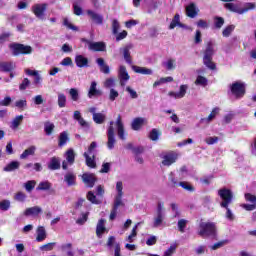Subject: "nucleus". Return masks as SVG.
I'll return each instance as SVG.
<instances>
[{
	"mask_svg": "<svg viewBox=\"0 0 256 256\" xmlns=\"http://www.w3.org/2000/svg\"><path fill=\"white\" fill-rule=\"evenodd\" d=\"M218 195L222 199L220 206L226 209V219L233 221V219H235V215H233V212L229 209V205H231L233 201V192L229 189L223 188L218 190Z\"/></svg>",
	"mask_w": 256,
	"mask_h": 256,
	"instance_id": "nucleus-1",
	"label": "nucleus"
},
{
	"mask_svg": "<svg viewBox=\"0 0 256 256\" xmlns=\"http://www.w3.org/2000/svg\"><path fill=\"white\" fill-rule=\"evenodd\" d=\"M213 55H215V42L208 41L206 45V49L204 51L203 63L208 68L214 71L215 63H213Z\"/></svg>",
	"mask_w": 256,
	"mask_h": 256,
	"instance_id": "nucleus-2",
	"label": "nucleus"
},
{
	"mask_svg": "<svg viewBox=\"0 0 256 256\" xmlns=\"http://www.w3.org/2000/svg\"><path fill=\"white\" fill-rule=\"evenodd\" d=\"M165 207L162 202L157 203L156 212L153 217L152 227L154 229H159V227H163L165 225Z\"/></svg>",
	"mask_w": 256,
	"mask_h": 256,
	"instance_id": "nucleus-3",
	"label": "nucleus"
},
{
	"mask_svg": "<svg viewBox=\"0 0 256 256\" xmlns=\"http://www.w3.org/2000/svg\"><path fill=\"white\" fill-rule=\"evenodd\" d=\"M200 237H215L217 235V226L213 222H203L199 224Z\"/></svg>",
	"mask_w": 256,
	"mask_h": 256,
	"instance_id": "nucleus-4",
	"label": "nucleus"
},
{
	"mask_svg": "<svg viewBox=\"0 0 256 256\" xmlns=\"http://www.w3.org/2000/svg\"><path fill=\"white\" fill-rule=\"evenodd\" d=\"M9 49L14 57L19 55H31V53H33V47L25 44L11 43Z\"/></svg>",
	"mask_w": 256,
	"mask_h": 256,
	"instance_id": "nucleus-5",
	"label": "nucleus"
},
{
	"mask_svg": "<svg viewBox=\"0 0 256 256\" xmlns=\"http://www.w3.org/2000/svg\"><path fill=\"white\" fill-rule=\"evenodd\" d=\"M105 194V190L103 189V186H97L96 188V195L93 193V191H89L87 193V199L90 201V203H93L94 205H101L103 203V200L101 199L103 195Z\"/></svg>",
	"mask_w": 256,
	"mask_h": 256,
	"instance_id": "nucleus-6",
	"label": "nucleus"
},
{
	"mask_svg": "<svg viewBox=\"0 0 256 256\" xmlns=\"http://www.w3.org/2000/svg\"><path fill=\"white\" fill-rule=\"evenodd\" d=\"M115 124V122L111 121L110 122V126L108 127V131H107V149H109V151H113V149H115V143H117V140L115 139V128H113V125Z\"/></svg>",
	"mask_w": 256,
	"mask_h": 256,
	"instance_id": "nucleus-7",
	"label": "nucleus"
},
{
	"mask_svg": "<svg viewBox=\"0 0 256 256\" xmlns=\"http://www.w3.org/2000/svg\"><path fill=\"white\" fill-rule=\"evenodd\" d=\"M231 93L236 97V99H241L245 96V83L234 82L231 85Z\"/></svg>",
	"mask_w": 256,
	"mask_h": 256,
	"instance_id": "nucleus-8",
	"label": "nucleus"
},
{
	"mask_svg": "<svg viewBox=\"0 0 256 256\" xmlns=\"http://www.w3.org/2000/svg\"><path fill=\"white\" fill-rule=\"evenodd\" d=\"M64 157L66 160L62 162V169H64V171H67L69 165H73V163H75V150H73V148H69L65 152Z\"/></svg>",
	"mask_w": 256,
	"mask_h": 256,
	"instance_id": "nucleus-9",
	"label": "nucleus"
},
{
	"mask_svg": "<svg viewBox=\"0 0 256 256\" xmlns=\"http://www.w3.org/2000/svg\"><path fill=\"white\" fill-rule=\"evenodd\" d=\"M118 79L120 81L121 87H125V85H127V81L131 79L129 72H127V68L123 65H121L118 69Z\"/></svg>",
	"mask_w": 256,
	"mask_h": 256,
	"instance_id": "nucleus-10",
	"label": "nucleus"
},
{
	"mask_svg": "<svg viewBox=\"0 0 256 256\" xmlns=\"http://www.w3.org/2000/svg\"><path fill=\"white\" fill-rule=\"evenodd\" d=\"M245 200L248 203H251V204H242L243 209H245V211H255V209H256V196L251 194V193H246L245 194Z\"/></svg>",
	"mask_w": 256,
	"mask_h": 256,
	"instance_id": "nucleus-11",
	"label": "nucleus"
},
{
	"mask_svg": "<svg viewBox=\"0 0 256 256\" xmlns=\"http://www.w3.org/2000/svg\"><path fill=\"white\" fill-rule=\"evenodd\" d=\"M179 155L176 152H168L162 156V165L165 167H171L175 161H177Z\"/></svg>",
	"mask_w": 256,
	"mask_h": 256,
	"instance_id": "nucleus-12",
	"label": "nucleus"
},
{
	"mask_svg": "<svg viewBox=\"0 0 256 256\" xmlns=\"http://www.w3.org/2000/svg\"><path fill=\"white\" fill-rule=\"evenodd\" d=\"M83 43H87L90 51H105L107 46L105 42H91V40L82 39Z\"/></svg>",
	"mask_w": 256,
	"mask_h": 256,
	"instance_id": "nucleus-13",
	"label": "nucleus"
},
{
	"mask_svg": "<svg viewBox=\"0 0 256 256\" xmlns=\"http://www.w3.org/2000/svg\"><path fill=\"white\" fill-rule=\"evenodd\" d=\"M45 11H47V4H35L32 6V13L38 18V19H45Z\"/></svg>",
	"mask_w": 256,
	"mask_h": 256,
	"instance_id": "nucleus-14",
	"label": "nucleus"
},
{
	"mask_svg": "<svg viewBox=\"0 0 256 256\" xmlns=\"http://www.w3.org/2000/svg\"><path fill=\"white\" fill-rule=\"evenodd\" d=\"M186 15L190 19H195L199 15V8L195 3L192 2L186 6Z\"/></svg>",
	"mask_w": 256,
	"mask_h": 256,
	"instance_id": "nucleus-15",
	"label": "nucleus"
},
{
	"mask_svg": "<svg viewBox=\"0 0 256 256\" xmlns=\"http://www.w3.org/2000/svg\"><path fill=\"white\" fill-rule=\"evenodd\" d=\"M187 89H189V86L187 85H181L179 92L171 91L168 93L169 97H173V99H183L185 95H187Z\"/></svg>",
	"mask_w": 256,
	"mask_h": 256,
	"instance_id": "nucleus-16",
	"label": "nucleus"
},
{
	"mask_svg": "<svg viewBox=\"0 0 256 256\" xmlns=\"http://www.w3.org/2000/svg\"><path fill=\"white\" fill-rule=\"evenodd\" d=\"M74 61L76 66L80 69H83V67H89V59L81 54L76 55Z\"/></svg>",
	"mask_w": 256,
	"mask_h": 256,
	"instance_id": "nucleus-17",
	"label": "nucleus"
},
{
	"mask_svg": "<svg viewBox=\"0 0 256 256\" xmlns=\"http://www.w3.org/2000/svg\"><path fill=\"white\" fill-rule=\"evenodd\" d=\"M87 15L92 19L96 25H103V15L93 11L87 10Z\"/></svg>",
	"mask_w": 256,
	"mask_h": 256,
	"instance_id": "nucleus-18",
	"label": "nucleus"
},
{
	"mask_svg": "<svg viewBox=\"0 0 256 256\" xmlns=\"http://www.w3.org/2000/svg\"><path fill=\"white\" fill-rule=\"evenodd\" d=\"M82 181L87 185V187H94L97 178H95L94 174L84 173L82 175Z\"/></svg>",
	"mask_w": 256,
	"mask_h": 256,
	"instance_id": "nucleus-19",
	"label": "nucleus"
},
{
	"mask_svg": "<svg viewBox=\"0 0 256 256\" xmlns=\"http://www.w3.org/2000/svg\"><path fill=\"white\" fill-rule=\"evenodd\" d=\"M48 169L50 171L61 169V159L59 157H52L48 162Z\"/></svg>",
	"mask_w": 256,
	"mask_h": 256,
	"instance_id": "nucleus-20",
	"label": "nucleus"
},
{
	"mask_svg": "<svg viewBox=\"0 0 256 256\" xmlns=\"http://www.w3.org/2000/svg\"><path fill=\"white\" fill-rule=\"evenodd\" d=\"M116 127L119 139L125 141V127L123 126V121H121V116H118L116 120Z\"/></svg>",
	"mask_w": 256,
	"mask_h": 256,
	"instance_id": "nucleus-21",
	"label": "nucleus"
},
{
	"mask_svg": "<svg viewBox=\"0 0 256 256\" xmlns=\"http://www.w3.org/2000/svg\"><path fill=\"white\" fill-rule=\"evenodd\" d=\"M131 49H133V44H128L122 49L124 60L128 65L133 63V60H131Z\"/></svg>",
	"mask_w": 256,
	"mask_h": 256,
	"instance_id": "nucleus-22",
	"label": "nucleus"
},
{
	"mask_svg": "<svg viewBox=\"0 0 256 256\" xmlns=\"http://www.w3.org/2000/svg\"><path fill=\"white\" fill-rule=\"evenodd\" d=\"M39 213H43V209L39 206L27 208L24 212L25 217H37Z\"/></svg>",
	"mask_w": 256,
	"mask_h": 256,
	"instance_id": "nucleus-23",
	"label": "nucleus"
},
{
	"mask_svg": "<svg viewBox=\"0 0 256 256\" xmlns=\"http://www.w3.org/2000/svg\"><path fill=\"white\" fill-rule=\"evenodd\" d=\"M73 119L78 121L79 125H81L83 129H89V123L83 119V116H81V112L79 110L74 111Z\"/></svg>",
	"mask_w": 256,
	"mask_h": 256,
	"instance_id": "nucleus-24",
	"label": "nucleus"
},
{
	"mask_svg": "<svg viewBox=\"0 0 256 256\" xmlns=\"http://www.w3.org/2000/svg\"><path fill=\"white\" fill-rule=\"evenodd\" d=\"M96 63L100 67L101 73H104V75H109V73H111L109 65L105 64V60L103 58H98Z\"/></svg>",
	"mask_w": 256,
	"mask_h": 256,
	"instance_id": "nucleus-25",
	"label": "nucleus"
},
{
	"mask_svg": "<svg viewBox=\"0 0 256 256\" xmlns=\"http://www.w3.org/2000/svg\"><path fill=\"white\" fill-rule=\"evenodd\" d=\"M36 241L38 243H42V241H45V239H47V231L45 230V227L43 226H39L36 230Z\"/></svg>",
	"mask_w": 256,
	"mask_h": 256,
	"instance_id": "nucleus-26",
	"label": "nucleus"
},
{
	"mask_svg": "<svg viewBox=\"0 0 256 256\" xmlns=\"http://www.w3.org/2000/svg\"><path fill=\"white\" fill-rule=\"evenodd\" d=\"M15 69V63L13 62H0V71L2 73H11Z\"/></svg>",
	"mask_w": 256,
	"mask_h": 256,
	"instance_id": "nucleus-27",
	"label": "nucleus"
},
{
	"mask_svg": "<svg viewBox=\"0 0 256 256\" xmlns=\"http://www.w3.org/2000/svg\"><path fill=\"white\" fill-rule=\"evenodd\" d=\"M145 122H146L145 118H141V117L135 118L131 124L133 131H139V129H141L143 125H145Z\"/></svg>",
	"mask_w": 256,
	"mask_h": 256,
	"instance_id": "nucleus-28",
	"label": "nucleus"
},
{
	"mask_svg": "<svg viewBox=\"0 0 256 256\" xmlns=\"http://www.w3.org/2000/svg\"><path fill=\"white\" fill-rule=\"evenodd\" d=\"M64 181L67 183L68 187H73L77 181V176L73 172H67L64 176Z\"/></svg>",
	"mask_w": 256,
	"mask_h": 256,
	"instance_id": "nucleus-29",
	"label": "nucleus"
},
{
	"mask_svg": "<svg viewBox=\"0 0 256 256\" xmlns=\"http://www.w3.org/2000/svg\"><path fill=\"white\" fill-rule=\"evenodd\" d=\"M105 231H106L105 219H100L97 223V226H96V235H97V237H99V239H101V237L103 236Z\"/></svg>",
	"mask_w": 256,
	"mask_h": 256,
	"instance_id": "nucleus-30",
	"label": "nucleus"
},
{
	"mask_svg": "<svg viewBox=\"0 0 256 256\" xmlns=\"http://www.w3.org/2000/svg\"><path fill=\"white\" fill-rule=\"evenodd\" d=\"M97 95H101V91L97 89V82L93 81L91 82V85L88 91V97L89 99H92L93 97H97Z\"/></svg>",
	"mask_w": 256,
	"mask_h": 256,
	"instance_id": "nucleus-31",
	"label": "nucleus"
},
{
	"mask_svg": "<svg viewBox=\"0 0 256 256\" xmlns=\"http://www.w3.org/2000/svg\"><path fill=\"white\" fill-rule=\"evenodd\" d=\"M132 69L135 73H139L140 75H153V70H151L150 68L132 66Z\"/></svg>",
	"mask_w": 256,
	"mask_h": 256,
	"instance_id": "nucleus-32",
	"label": "nucleus"
},
{
	"mask_svg": "<svg viewBox=\"0 0 256 256\" xmlns=\"http://www.w3.org/2000/svg\"><path fill=\"white\" fill-rule=\"evenodd\" d=\"M69 143V134L64 131L61 132L58 138V147H65Z\"/></svg>",
	"mask_w": 256,
	"mask_h": 256,
	"instance_id": "nucleus-33",
	"label": "nucleus"
},
{
	"mask_svg": "<svg viewBox=\"0 0 256 256\" xmlns=\"http://www.w3.org/2000/svg\"><path fill=\"white\" fill-rule=\"evenodd\" d=\"M37 151L36 146H30L24 152L20 155V159H27L31 155H35V152Z\"/></svg>",
	"mask_w": 256,
	"mask_h": 256,
	"instance_id": "nucleus-34",
	"label": "nucleus"
},
{
	"mask_svg": "<svg viewBox=\"0 0 256 256\" xmlns=\"http://www.w3.org/2000/svg\"><path fill=\"white\" fill-rule=\"evenodd\" d=\"M21 123H23V115H18L11 121L10 129H13L15 131V129L19 128V125H21Z\"/></svg>",
	"mask_w": 256,
	"mask_h": 256,
	"instance_id": "nucleus-35",
	"label": "nucleus"
},
{
	"mask_svg": "<svg viewBox=\"0 0 256 256\" xmlns=\"http://www.w3.org/2000/svg\"><path fill=\"white\" fill-rule=\"evenodd\" d=\"M225 7L228 9V11H232V13H238V15H242V8L237 4L226 3Z\"/></svg>",
	"mask_w": 256,
	"mask_h": 256,
	"instance_id": "nucleus-36",
	"label": "nucleus"
},
{
	"mask_svg": "<svg viewBox=\"0 0 256 256\" xmlns=\"http://www.w3.org/2000/svg\"><path fill=\"white\" fill-rule=\"evenodd\" d=\"M162 67H164L166 71H173V69H175V59L170 58L162 62Z\"/></svg>",
	"mask_w": 256,
	"mask_h": 256,
	"instance_id": "nucleus-37",
	"label": "nucleus"
},
{
	"mask_svg": "<svg viewBox=\"0 0 256 256\" xmlns=\"http://www.w3.org/2000/svg\"><path fill=\"white\" fill-rule=\"evenodd\" d=\"M84 157L86 159L87 167H90V169H95V167H97V164L95 163V157L89 156L88 153H84Z\"/></svg>",
	"mask_w": 256,
	"mask_h": 256,
	"instance_id": "nucleus-38",
	"label": "nucleus"
},
{
	"mask_svg": "<svg viewBox=\"0 0 256 256\" xmlns=\"http://www.w3.org/2000/svg\"><path fill=\"white\" fill-rule=\"evenodd\" d=\"M84 153H87L88 157H97V142H92L88 147L87 152Z\"/></svg>",
	"mask_w": 256,
	"mask_h": 256,
	"instance_id": "nucleus-39",
	"label": "nucleus"
},
{
	"mask_svg": "<svg viewBox=\"0 0 256 256\" xmlns=\"http://www.w3.org/2000/svg\"><path fill=\"white\" fill-rule=\"evenodd\" d=\"M21 166L19 161H12L4 167V171L11 172L17 170Z\"/></svg>",
	"mask_w": 256,
	"mask_h": 256,
	"instance_id": "nucleus-40",
	"label": "nucleus"
},
{
	"mask_svg": "<svg viewBox=\"0 0 256 256\" xmlns=\"http://www.w3.org/2000/svg\"><path fill=\"white\" fill-rule=\"evenodd\" d=\"M165 83H173V77L168 76L165 78H160L159 80L155 81L153 87H159L161 85H165Z\"/></svg>",
	"mask_w": 256,
	"mask_h": 256,
	"instance_id": "nucleus-41",
	"label": "nucleus"
},
{
	"mask_svg": "<svg viewBox=\"0 0 256 256\" xmlns=\"http://www.w3.org/2000/svg\"><path fill=\"white\" fill-rule=\"evenodd\" d=\"M106 118H107V116H105V114H103V113L94 114V117H92L94 123H97V125H101V124L105 123Z\"/></svg>",
	"mask_w": 256,
	"mask_h": 256,
	"instance_id": "nucleus-42",
	"label": "nucleus"
},
{
	"mask_svg": "<svg viewBox=\"0 0 256 256\" xmlns=\"http://www.w3.org/2000/svg\"><path fill=\"white\" fill-rule=\"evenodd\" d=\"M55 129V124H53V122L47 121L44 123V131L46 133V135H52L53 131Z\"/></svg>",
	"mask_w": 256,
	"mask_h": 256,
	"instance_id": "nucleus-43",
	"label": "nucleus"
},
{
	"mask_svg": "<svg viewBox=\"0 0 256 256\" xmlns=\"http://www.w3.org/2000/svg\"><path fill=\"white\" fill-rule=\"evenodd\" d=\"M141 225V223H137L133 229L131 234L126 238V241H128V243H133V241H135V237H137V227H139Z\"/></svg>",
	"mask_w": 256,
	"mask_h": 256,
	"instance_id": "nucleus-44",
	"label": "nucleus"
},
{
	"mask_svg": "<svg viewBox=\"0 0 256 256\" xmlns=\"http://www.w3.org/2000/svg\"><path fill=\"white\" fill-rule=\"evenodd\" d=\"M51 184L49 181H42L38 184L36 191H49Z\"/></svg>",
	"mask_w": 256,
	"mask_h": 256,
	"instance_id": "nucleus-45",
	"label": "nucleus"
},
{
	"mask_svg": "<svg viewBox=\"0 0 256 256\" xmlns=\"http://www.w3.org/2000/svg\"><path fill=\"white\" fill-rule=\"evenodd\" d=\"M14 107L20 109V111H25V109L27 108V99L17 100L14 103Z\"/></svg>",
	"mask_w": 256,
	"mask_h": 256,
	"instance_id": "nucleus-46",
	"label": "nucleus"
},
{
	"mask_svg": "<svg viewBox=\"0 0 256 256\" xmlns=\"http://www.w3.org/2000/svg\"><path fill=\"white\" fill-rule=\"evenodd\" d=\"M35 185H37V181L29 180L26 183H24V188L27 191V193H31V191L35 189Z\"/></svg>",
	"mask_w": 256,
	"mask_h": 256,
	"instance_id": "nucleus-47",
	"label": "nucleus"
},
{
	"mask_svg": "<svg viewBox=\"0 0 256 256\" xmlns=\"http://www.w3.org/2000/svg\"><path fill=\"white\" fill-rule=\"evenodd\" d=\"M181 25V17L179 14H175L174 18L172 19L169 29H174L175 27H179Z\"/></svg>",
	"mask_w": 256,
	"mask_h": 256,
	"instance_id": "nucleus-48",
	"label": "nucleus"
},
{
	"mask_svg": "<svg viewBox=\"0 0 256 256\" xmlns=\"http://www.w3.org/2000/svg\"><path fill=\"white\" fill-rule=\"evenodd\" d=\"M115 85H116V82H115V78L113 77L107 78L103 83V86L105 87V89H113Z\"/></svg>",
	"mask_w": 256,
	"mask_h": 256,
	"instance_id": "nucleus-49",
	"label": "nucleus"
},
{
	"mask_svg": "<svg viewBox=\"0 0 256 256\" xmlns=\"http://www.w3.org/2000/svg\"><path fill=\"white\" fill-rule=\"evenodd\" d=\"M67 105V96L63 93L58 94V106L63 109Z\"/></svg>",
	"mask_w": 256,
	"mask_h": 256,
	"instance_id": "nucleus-50",
	"label": "nucleus"
},
{
	"mask_svg": "<svg viewBox=\"0 0 256 256\" xmlns=\"http://www.w3.org/2000/svg\"><path fill=\"white\" fill-rule=\"evenodd\" d=\"M219 111H221V109L219 107L213 108V110L211 111L209 116L206 118V121L208 123H210V121H213V119H215V117H217L219 115Z\"/></svg>",
	"mask_w": 256,
	"mask_h": 256,
	"instance_id": "nucleus-51",
	"label": "nucleus"
},
{
	"mask_svg": "<svg viewBox=\"0 0 256 256\" xmlns=\"http://www.w3.org/2000/svg\"><path fill=\"white\" fill-rule=\"evenodd\" d=\"M256 5L253 2H247L244 4V7L242 8V15L247 13V11H253L255 9Z\"/></svg>",
	"mask_w": 256,
	"mask_h": 256,
	"instance_id": "nucleus-52",
	"label": "nucleus"
},
{
	"mask_svg": "<svg viewBox=\"0 0 256 256\" xmlns=\"http://www.w3.org/2000/svg\"><path fill=\"white\" fill-rule=\"evenodd\" d=\"M119 29H121V24H119V20H112V33L113 35H117L119 33Z\"/></svg>",
	"mask_w": 256,
	"mask_h": 256,
	"instance_id": "nucleus-53",
	"label": "nucleus"
},
{
	"mask_svg": "<svg viewBox=\"0 0 256 256\" xmlns=\"http://www.w3.org/2000/svg\"><path fill=\"white\" fill-rule=\"evenodd\" d=\"M123 196L116 195L114 199V209H119V207L123 206Z\"/></svg>",
	"mask_w": 256,
	"mask_h": 256,
	"instance_id": "nucleus-54",
	"label": "nucleus"
},
{
	"mask_svg": "<svg viewBox=\"0 0 256 256\" xmlns=\"http://www.w3.org/2000/svg\"><path fill=\"white\" fill-rule=\"evenodd\" d=\"M182 189H185V191H189L190 193H193L195 191V188L189 184V182H179L178 184Z\"/></svg>",
	"mask_w": 256,
	"mask_h": 256,
	"instance_id": "nucleus-55",
	"label": "nucleus"
},
{
	"mask_svg": "<svg viewBox=\"0 0 256 256\" xmlns=\"http://www.w3.org/2000/svg\"><path fill=\"white\" fill-rule=\"evenodd\" d=\"M233 31H235V25H229L222 31V35L223 37H230Z\"/></svg>",
	"mask_w": 256,
	"mask_h": 256,
	"instance_id": "nucleus-56",
	"label": "nucleus"
},
{
	"mask_svg": "<svg viewBox=\"0 0 256 256\" xmlns=\"http://www.w3.org/2000/svg\"><path fill=\"white\" fill-rule=\"evenodd\" d=\"M69 95L72 101H79V91L77 90V88H71L69 90Z\"/></svg>",
	"mask_w": 256,
	"mask_h": 256,
	"instance_id": "nucleus-57",
	"label": "nucleus"
},
{
	"mask_svg": "<svg viewBox=\"0 0 256 256\" xmlns=\"http://www.w3.org/2000/svg\"><path fill=\"white\" fill-rule=\"evenodd\" d=\"M149 139H151V141H159V130L155 128L152 129L149 133Z\"/></svg>",
	"mask_w": 256,
	"mask_h": 256,
	"instance_id": "nucleus-58",
	"label": "nucleus"
},
{
	"mask_svg": "<svg viewBox=\"0 0 256 256\" xmlns=\"http://www.w3.org/2000/svg\"><path fill=\"white\" fill-rule=\"evenodd\" d=\"M60 65H62V67H73V59H71V57H66L62 59Z\"/></svg>",
	"mask_w": 256,
	"mask_h": 256,
	"instance_id": "nucleus-59",
	"label": "nucleus"
},
{
	"mask_svg": "<svg viewBox=\"0 0 256 256\" xmlns=\"http://www.w3.org/2000/svg\"><path fill=\"white\" fill-rule=\"evenodd\" d=\"M11 207V202L9 200H3L0 202L1 211H9Z\"/></svg>",
	"mask_w": 256,
	"mask_h": 256,
	"instance_id": "nucleus-60",
	"label": "nucleus"
},
{
	"mask_svg": "<svg viewBox=\"0 0 256 256\" xmlns=\"http://www.w3.org/2000/svg\"><path fill=\"white\" fill-rule=\"evenodd\" d=\"M177 250V245L172 244L165 252L163 256H173V253Z\"/></svg>",
	"mask_w": 256,
	"mask_h": 256,
	"instance_id": "nucleus-61",
	"label": "nucleus"
},
{
	"mask_svg": "<svg viewBox=\"0 0 256 256\" xmlns=\"http://www.w3.org/2000/svg\"><path fill=\"white\" fill-rule=\"evenodd\" d=\"M126 91L128 92V94L130 95V97L132 99H138L139 98V94H137V91H135L133 88H131V86H127Z\"/></svg>",
	"mask_w": 256,
	"mask_h": 256,
	"instance_id": "nucleus-62",
	"label": "nucleus"
},
{
	"mask_svg": "<svg viewBox=\"0 0 256 256\" xmlns=\"http://www.w3.org/2000/svg\"><path fill=\"white\" fill-rule=\"evenodd\" d=\"M207 83H208L207 78H205L203 76H198L196 81H195L196 85H202V87L207 86Z\"/></svg>",
	"mask_w": 256,
	"mask_h": 256,
	"instance_id": "nucleus-63",
	"label": "nucleus"
},
{
	"mask_svg": "<svg viewBox=\"0 0 256 256\" xmlns=\"http://www.w3.org/2000/svg\"><path fill=\"white\" fill-rule=\"evenodd\" d=\"M119 97V91L115 90V88H111L109 92L110 101H115Z\"/></svg>",
	"mask_w": 256,
	"mask_h": 256,
	"instance_id": "nucleus-64",
	"label": "nucleus"
}]
</instances>
